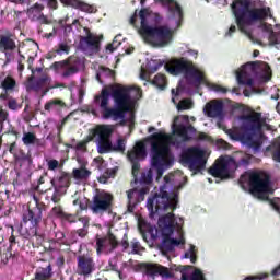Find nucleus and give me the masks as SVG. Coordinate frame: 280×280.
<instances>
[{"instance_id": "obj_1", "label": "nucleus", "mask_w": 280, "mask_h": 280, "mask_svg": "<svg viewBox=\"0 0 280 280\" xmlns=\"http://www.w3.org/2000/svg\"><path fill=\"white\" fill-rule=\"evenodd\" d=\"M156 3L167 5L168 8V26H152L154 25V13L148 10H141L139 14L135 13L130 19V24L137 27L140 22L138 33L145 43L152 47H167L174 40V33L180 27L183 23V9L178 2L174 0H155Z\"/></svg>"}, {"instance_id": "obj_2", "label": "nucleus", "mask_w": 280, "mask_h": 280, "mask_svg": "<svg viewBox=\"0 0 280 280\" xmlns=\"http://www.w3.org/2000/svg\"><path fill=\"white\" fill-rule=\"evenodd\" d=\"M141 97V89L126 85H109L104 88L100 95L95 97V104L98 106L103 119H113V121H124L126 113H129L128 126H135V106L137 100Z\"/></svg>"}, {"instance_id": "obj_3", "label": "nucleus", "mask_w": 280, "mask_h": 280, "mask_svg": "<svg viewBox=\"0 0 280 280\" xmlns=\"http://www.w3.org/2000/svg\"><path fill=\"white\" fill-rule=\"evenodd\" d=\"M173 135L170 136L163 131L155 132L151 136V165L156 170V180H161L165 170H170L174 163V155L170 151V145H178L180 141H189L196 129L189 124V116H177L172 124Z\"/></svg>"}, {"instance_id": "obj_4", "label": "nucleus", "mask_w": 280, "mask_h": 280, "mask_svg": "<svg viewBox=\"0 0 280 280\" xmlns=\"http://www.w3.org/2000/svg\"><path fill=\"white\" fill-rule=\"evenodd\" d=\"M236 23L241 32H244L248 38H253L248 27L258 21H266L272 19V13L269 7H264L255 0H234L231 5Z\"/></svg>"}, {"instance_id": "obj_5", "label": "nucleus", "mask_w": 280, "mask_h": 280, "mask_svg": "<svg viewBox=\"0 0 280 280\" xmlns=\"http://www.w3.org/2000/svg\"><path fill=\"white\" fill-rule=\"evenodd\" d=\"M158 233L162 235L161 250L164 255L185 244L183 218L175 217L172 212L159 219Z\"/></svg>"}, {"instance_id": "obj_6", "label": "nucleus", "mask_w": 280, "mask_h": 280, "mask_svg": "<svg viewBox=\"0 0 280 280\" xmlns=\"http://www.w3.org/2000/svg\"><path fill=\"white\" fill-rule=\"evenodd\" d=\"M264 128V119L261 114L253 112L250 114L242 115L238 117L232 129L225 132L230 139L234 141H253L254 139L261 138V129Z\"/></svg>"}, {"instance_id": "obj_7", "label": "nucleus", "mask_w": 280, "mask_h": 280, "mask_svg": "<svg viewBox=\"0 0 280 280\" xmlns=\"http://www.w3.org/2000/svg\"><path fill=\"white\" fill-rule=\"evenodd\" d=\"M174 180V175L170 174L164 177V185L160 187V191L149 197L147 201V209L149 210L150 218L155 215H163L167 211H174L178 205V194H167V185Z\"/></svg>"}, {"instance_id": "obj_8", "label": "nucleus", "mask_w": 280, "mask_h": 280, "mask_svg": "<svg viewBox=\"0 0 280 280\" xmlns=\"http://www.w3.org/2000/svg\"><path fill=\"white\" fill-rule=\"evenodd\" d=\"M255 78H260L261 82L270 81V78H272L270 66L264 61H255L242 66L236 71V80L238 84L249 86L252 93H261V91L257 90L255 86Z\"/></svg>"}, {"instance_id": "obj_9", "label": "nucleus", "mask_w": 280, "mask_h": 280, "mask_svg": "<svg viewBox=\"0 0 280 280\" xmlns=\"http://www.w3.org/2000/svg\"><path fill=\"white\" fill-rule=\"evenodd\" d=\"M164 67L171 75H180L183 73L187 82L194 84V86H200L202 82H207L202 69L185 58L168 61Z\"/></svg>"}, {"instance_id": "obj_10", "label": "nucleus", "mask_w": 280, "mask_h": 280, "mask_svg": "<svg viewBox=\"0 0 280 280\" xmlns=\"http://www.w3.org/2000/svg\"><path fill=\"white\" fill-rule=\"evenodd\" d=\"M115 128L110 125H98L91 130L90 140L95 139L97 152L106 154L107 152H124L126 150V140L118 139L116 144L110 142V135Z\"/></svg>"}, {"instance_id": "obj_11", "label": "nucleus", "mask_w": 280, "mask_h": 280, "mask_svg": "<svg viewBox=\"0 0 280 280\" xmlns=\"http://www.w3.org/2000/svg\"><path fill=\"white\" fill-rule=\"evenodd\" d=\"M242 187L247 185L253 196L259 200H268V194H272L275 189L270 186V180L261 172L248 171L240 178Z\"/></svg>"}, {"instance_id": "obj_12", "label": "nucleus", "mask_w": 280, "mask_h": 280, "mask_svg": "<svg viewBox=\"0 0 280 280\" xmlns=\"http://www.w3.org/2000/svg\"><path fill=\"white\" fill-rule=\"evenodd\" d=\"M207 152L198 147L187 149L182 153V163L186 165L190 172H202L207 165Z\"/></svg>"}, {"instance_id": "obj_13", "label": "nucleus", "mask_w": 280, "mask_h": 280, "mask_svg": "<svg viewBox=\"0 0 280 280\" xmlns=\"http://www.w3.org/2000/svg\"><path fill=\"white\" fill-rule=\"evenodd\" d=\"M237 170L235 160L231 156L219 158L214 165L209 170V173L215 178H230L231 174Z\"/></svg>"}, {"instance_id": "obj_14", "label": "nucleus", "mask_w": 280, "mask_h": 280, "mask_svg": "<svg viewBox=\"0 0 280 280\" xmlns=\"http://www.w3.org/2000/svg\"><path fill=\"white\" fill-rule=\"evenodd\" d=\"M84 67V60L79 57H70L67 61L55 62L51 68L58 71V69H62L63 78H71V75H75L80 69Z\"/></svg>"}, {"instance_id": "obj_15", "label": "nucleus", "mask_w": 280, "mask_h": 280, "mask_svg": "<svg viewBox=\"0 0 280 280\" xmlns=\"http://www.w3.org/2000/svg\"><path fill=\"white\" fill-rule=\"evenodd\" d=\"M51 185L55 187V192L51 197V200L54 202H58V200H60V196L67 194V189H69V185H71V175L61 172L51 179Z\"/></svg>"}, {"instance_id": "obj_16", "label": "nucleus", "mask_w": 280, "mask_h": 280, "mask_svg": "<svg viewBox=\"0 0 280 280\" xmlns=\"http://www.w3.org/2000/svg\"><path fill=\"white\" fill-rule=\"evenodd\" d=\"M128 159L132 163V174L135 180H137L139 168L141 167L139 161H143V159H145V144H143L142 142L136 143L133 149L129 151Z\"/></svg>"}, {"instance_id": "obj_17", "label": "nucleus", "mask_w": 280, "mask_h": 280, "mask_svg": "<svg viewBox=\"0 0 280 280\" xmlns=\"http://www.w3.org/2000/svg\"><path fill=\"white\" fill-rule=\"evenodd\" d=\"M83 30L86 35L85 37H81L80 47L83 49V51H85V54L93 56V54H97L100 49V37L91 33L86 27Z\"/></svg>"}, {"instance_id": "obj_18", "label": "nucleus", "mask_w": 280, "mask_h": 280, "mask_svg": "<svg viewBox=\"0 0 280 280\" xmlns=\"http://www.w3.org/2000/svg\"><path fill=\"white\" fill-rule=\"evenodd\" d=\"M141 268L148 277H162V279H172L174 277V271L170 268H166L156 264L144 262L141 265Z\"/></svg>"}, {"instance_id": "obj_19", "label": "nucleus", "mask_w": 280, "mask_h": 280, "mask_svg": "<svg viewBox=\"0 0 280 280\" xmlns=\"http://www.w3.org/2000/svg\"><path fill=\"white\" fill-rule=\"evenodd\" d=\"M43 10H45V5H43L40 3H35V4L31 5L26 10L27 18L31 21L39 23L40 25L51 24V16L44 15Z\"/></svg>"}, {"instance_id": "obj_20", "label": "nucleus", "mask_w": 280, "mask_h": 280, "mask_svg": "<svg viewBox=\"0 0 280 280\" xmlns=\"http://www.w3.org/2000/svg\"><path fill=\"white\" fill-rule=\"evenodd\" d=\"M96 246L97 255H102V253L108 254L113 253L119 246V241H117V237L113 233H109L107 236L98 238Z\"/></svg>"}, {"instance_id": "obj_21", "label": "nucleus", "mask_w": 280, "mask_h": 280, "mask_svg": "<svg viewBox=\"0 0 280 280\" xmlns=\"http://www.w3.org/2000/svg\"><path fill=\"white\" fill-rule=\"evenodd\" d=\"M110 202H113V195L102 190L94 197L92 211L94 213H102V211H106L110 207Z\"/></svg>"}, {"instance_id": "obj_22", "label": "nucleus", "mask_w": 280, "mask_h": 280, "mask_svg": "<svg viewBox=\"0 0 280 280\" xmlns=\"http://www.w3.org/2000/svg\"><path fill=\"white\" fill-rule=\"evenodd\" d=\"M43 218V209L38 207V202H36V207L33 209L28 208V211L24 213L23 220L25 223L31 222L32 224V230L28 235H36V226L38 225V222H40Z\"/></svg>"}, {"instance_id": "obj_23", "label": "nucleus", "mask_w": 280, "mask_h": 280, "mask_svg": "<svg viewBox=\"0 0 280 280\" xmlns=\"http://www.w3.org/2000/svg\"><path fill=\"white\" fill-rule=\"evenodd\" d=\"M19 47V39L11 33L0 35V51L2 54H12Z\"/></svg>"}, {"instance_id": "obj_24", "label": "nucleus", "mask_w": 280, "mask_h": 280, "mask_svg": "<svg viewBox=\"0 0 280 280\" xmlns=\"http://www.w3.org/2000/svg\"><path fill=\"white\" fill-rule=\"evenodd\" d=\"M224 110V103L222 101L213 100L207 103L203 107V113L207 117L219 118L222 117Z\"/></svg>"}, {"instance_id": "obj_25", "label": "nucleus", "mask_w": 280, "mask_h": 280, "mask_svg": "<svg viewBox=\"0 0 280 280\" xmlns=\"http://www.w3.org/2000/svg\"><path fill=\"white\" fill-rule=\"evenodd\" d=\"M148 191H150L148 187H143L141 190L131 189L127 191L129 211H132L138 202L144 200V196Z\"/></svg>"}, {"instance_id": "obj_26", "label": "nucleus", "mask_w": 280, "mask_h": 280, "mask_svg": "<svg viewBox=\"0 0 280 280\" xmlns=\"http://www.w3.org/2000/svg\"><path fill=\"white\" fill-rule=\"evenodd\" d=\"M93 268H95L93 258L86 256H80L78 258V275H91L93 272Z\"/></svg>"}, {"instance_id": "obj_27", "label": "nucleus", "mask_w": 280, "mask_h": 280, "mask_svg": "<svg viewBox=\"0 0 280 280\" xmlns=\"http://www.w3.org/2000/svg\"><path fill=\"white\" fill-rule=\"evenodd\" d=\"M160 67H163V63L158 61H149L145 68L143 66L141 67L140 79L150 80V73H156Z\"/></svg>"}, {"instance_id": "obj_28", "label": "nucleus", "mask_w": 280, "mask_h": 280, "mask_svg": "<svg viewBox=\"0 0 280 280\" xmlns=\"http://www.w3.org/2000/svg\"><path fill=\"white\" fill-rule=\"evenodd\" d=\"M65 5H71L72 8H77V10H81L82 12H89V14H93L95 12V7L84 3L80 0H60Z\"/></svg>"}, {"instance_id": "obj_29", "label": "nucleus", "mask_w": 280, "mask_h": 280, "mask_svg": "<svg viewBox=\"0 0 280 280\" xmlns=\"http://www.w3.org/2000/svg\"><path fill=\"white\" fill-rule=\"evenodd\" d=\"M182 280H205V275L200 269L188 266L187 270L182 271Z\"/></svg>"}, {"instance_id": "obj_30", "label": "nucleus", "mask_w": 280, "mask_h": 280, "mask_svg": "<svg viewBox=\"0 0 280 280\" xmlns=\"http://www.w3.org/2000/svg\"><path fill=\"white\" fill-rule=\"evenodd\" d=\"M260 27L262 32H266L270 45H280V32L275 33V31H272V25L268 23H262Z\"/></svg>"}, {"instance_id": "obj_31", "label": "nucleus", "mask_w": 280, "mask_h": 280, "mask_svg": "<svg viewBox=\"0 0 280 280\" xmlns=\"http://www.w3.org/2000/svg\"><path fill=\"white\" fill-rule=\"evenodd\" d=\"M89 176H91V171H89L84 166L73 168L72 171V178H74V180H78L79 183H84V180H89Z\"/></svg>"}, {"instance_id": "obj_32", "label": "nucleus", "mask_w": 280, "mask_h": 280, "mask_svg": "<svg viewBox=\"0 0 280 280\" xmlns=\"http://www.w3.org/2000/svg\"><path fill=\"white\" fill-rule=\"evenodd\" d=\"M50 82L49 77L45 75L42 79L37 80L32 84V79L28 80L27 89H32L33 91H40V89H45Z\"/></svg>"}, {"instance_id": "obj_33", "label": "nucleus", "mask_w": 280, "mask_h": 280, "mask_svg": "<svg viewBox=\"0 0 280 280\" xmlns=\"http://www.w3.org/2000/svg\"><path fill=\"white\" fill-rule=\"evenodd\" d=\"M16 88V80L12 77H5L1 83L0 89L4 90L5 93H10V91H14Z\"/></svg>"}, {"instance_id": "obj_34", "label": "nucleus", "mask_w": 280, "mask_h": 280, "mask_svg": "<svg viewBox=\"0 0 280 280\" xmlns=\"http://www.w3.org/2000/svg\"><path fill=\"white\" fill-rule=\"evenodd\" d=\"M51 279V265L46 268H38L35 273L34 280H49Z\"/></svg>"}, {"instance_id": "obj_35", "label": "nucleus", "mask_w": 280, "mask_h": 280, "mask_svg": "<svg viewBox=\"0 0 280 280\" xmlns=\"http://www.w3.org/2000/svg\"><path fill=\"white\" fill-rule=\"evenodd\" d=\"M115 73L113 70L108 68L101 67L97 74H96V80L102 84L104 82V78H114Z\"/></svg>"}, {"instance_id": "obj_36", "label": "nucleus", "mask_w": 280, "mask_h": 280, "mask_svg": "<svg viewBox=\"0 0 280 280\" xmlns=\"http://www.w3.org/2000/svg\"><path fill=\"white\" fill-rule=\"evenodd\" d=\"M62 106H65V103L58 98H55L45 104V110H60Z\"/></svg>"}, {"instance_id": "obj_37", "label": "nucleus", "mask_w": 280, "mask_h": 280, "mask_svg": "<svg viewBox=\"0 0 280 280\" xmlns=\"http://www.w3.org/2000/svg\"><path fill=\"white\" fill-rule=\"evenodd\" d=\"M196 255H198V248L190 244L188 250L184 254V259H190L191 264H196Z\"/></svg>"}, {"instance_id": "obj_38", "label": "nucleus", "mask_w": 280, "mask_h": 280, "mask_svg": "<svg viewBox=\"0 0 280 280\" xmlns=\"http://www.w3.org/2000/svg\"><path fill=\"white\" fill-rule=\"evenodd\" d=\"M80 222H82L83 224V228L82 229H79L77 231L79 237H86V234L89 233V217H82L80 219Z\"/></svg>"}, {"instance_id": "obj_39", "label": "nucleus", "mask_w": 280, "mask_h": 280, "mask_svg": "<svg viewBox=\"0 0 280 280\" xmlns=\"http://www.w3.org/2000/svg\"><path fill=\"white\" fill-rule=\"evenodd\" d=\"M194 108V102L189 98H184L177 104V110H189Z\"/></svg>"}, {"instance_id": "obj_40", "label": "nucleus", "mask_w": 280, "mask_h": 280, "mask_svg": "<svg viewBox=\"0 0 280 280\" xmlns=\"http://www.w3.org/2000/svg\"><path fill=\"white\" fill-rule=\"evenodd\" d=\"M22 141H23L24 145H32V144L36 143V141H38V139H36V135H34L32 132H26V133H24Z\"/></svg>"}, {"instance_id": "obj_41", "label": "nucleus", "mask_w": 280, "mask_h": 280, "mask_svg": "<svg viewBox=\"0 0 280 280\" xmlns=\"http://www.w3.org/2000/svg\"><path fill=\"white\" fill-rule=\"evenodd\" d=\"M153 84L158 86V89H165L167 81L165 80V75L156 74L153 79Z\"/></svg>"}, {"instance_id": "obj_42", "label": "nucleus", "mask_w": 280, "mask_h": 280, "mask_svg": "<svg viewBox=\"0 0 280 280\" xmlns=\"http://www.w3.org/2000/svg\"><path fill=\"white\" fill-rule=\"evenodd\" d=\"M208 89H210V91H214L215 93H228V89L220 85V84H215V83H209V82H206Z\"/></svg>"}, {"instance_id": "obj_43", "label": "nucleus", "mask_w": 280, "mask_h": 280, "mask_svg": "<svg viewBox=\"0 0 280 280\" xmlns=\"http://www.w3.org/2000/svg\"><path fill=\"white\" fill-rule=\"evenodd\" d=\"M89 141H95V139H91V131L88 136V140L78 142L74 147V150H77V152H84L86 150V144L89 143Z\"/></svg>"}, {"instance_id": "obj_44", "label": "nucleus", "mask_w": 280, "mask_h": 280, "mask_svg": "<svg viewBox=\"0 0 280 280\" xmlns=\"http://www.w3.org/2000/svg\"><path fill=\"white\" fill-rule=\"evenodd\" d=\"M130 248L131 250H129V253H132L133 255H139V253L143 250V247H141V244L139 243V241H137V238H133V241H131Z\"/></svg>"}, {"instance_id": "obj_45", "label": "nucleus", "mask_w": 280, "mask_h": 280, "mask_svg": "<svg viewBox=\"0 0 280 280\" xmlns=\"http://www.w3.org/2000/svg\"><path fill=\"white\" fill-rule=\"evenodd\" d=\"M121 35H117L113 43L107 45V51H109V54H113L115 51V49H117V47H119V45H121Z\"/></svg>"}, {"instance_id": "obj_46", "label": "nucleus", "mask_w": 280, "mask_h": 280, "mask_svg": "<svg viewBox=\"0 0 280 280\" xmlns=\"http://www.w3.org/2000/svg\"><path fill=\"white\" fill-rule=\"evenodd\" d=\"M140 183H144V185H150V183H152V170L142 173Z\"/></svg>"}, {"instance_id": "obj_47", "label": "nucleus", "mask_w": 280, "mask_h": 280, "mask_svg": "<svg viewBox=\"0 0 280 280\" xmlns=\"http://www.w3.org/2000/svg\"><path fill=\"white\" fill-rule=\"evenodd\" d=\"M70 49L71 48L69 45H67V43H60L56 48V54L62 56V54H69Z\"/></svg>"}, {"instance_id": "obj_48", "label": "nucleus", "mask_w": 280, "mask_h": 280, "mask_svg": "<svg viewBox=\"0 0 280 280\" xmlns=\"http://www.w3.org/2000/svg\"><path fill=\"white\" fill-rule=\"evenodd\" d=\"M47 166L48 170L54 172L55 170H58V167H60V162H58V160H47Z\"/></svg>"}, {"instance_id": "obj_49", "label": "nucleus", "mask_w": 280, "mask_h": 280, "mask_svg": "<svg viewBox=\"0 0 280 280\" xmlns=\"http://www.w3.org/2000/svg\"><path fill=\"white\" fill-rule=\"evenodd\" d=\"M51 213H52V215H56L57 218L65 217V212H62V208H60V207L52 208Z\"/></svg>"}, {"instance_id": "obj_50", "label": "nucleus", "mask_w": 280, "mask_h": 280, "mask_svg": "<svg viewBox=\"0 0 280 280\" xmlns=\"http://www.w3.org/2000/svg\"><path fill=\"white\" fill-rule=\"evenodd\" d=\"M8 115V112H5L3 108H0V126H3V121H7Z\"/></svg>"}, {"instance_id": "obj_51", "label": "nucleus", "mask_w": 280, "mask_h": 280, "mask_svg": "<svg viewBox=\"0 0 280 280\" xmlns=\"http://www.w3.org/2000/svg\"><path fill=\"white\" fill-rule=\"evenodd\" d=\"M270 205H271V207H273L275 211H277L278 213H280L279 198H277V199H271V200H270Z\"/></svg>"}, {"instance_id": "obj_52", "label": "nucleus", "mask_w": 280, "mask_h": 280, "mask_svg": "<svg viewBox=\"0 0 280 280\" xmlns=\"http://www.w3.org/2000/svg\"><path fill=\"white\" fill-rule=\"evenodd\" d=\"M8 107H9L11 110H16V108H18L16 101L10 100L9 103H8Z\"/></svg>"}, {"instance_id": "obj_53", "label": "nucleus", "mask_w": 280, "mask_h": 280, "mask_svg": "<svg viewBox=\"0 0 280 280\" xmlns=\"http://www.w3.org/2000/svg\"><path fill=\"white\" fill-rule=\"evenodd\" d=\"M235 30H236L235 25H232L229 32L225 33V36H232V34H235Z\"/></svg>"}, {"instance_id": "obj_54", "label": "nucleus", "mask_w": 280, "mask_h": 280, "mask_svg": "<svg viewBox=\"0 0 280 280\" xmlns=\"http://www.w3.org/2000/svg\"><path fill=\"white\" fill-rule=\"evenodd\" d=\"M11 3H19L20 5H23V3H27L30 0H10Z\"/></svg>"}, {"instance_id": "obj_55", "label": "nucleus", "mask_w": 280, "mask_h": 280, "mask_svg": "<svg viewBox=\"0 0 280 280\" xmlns=\"http://www.w3.org/2000/svg\"><path fill=\"white\" fill-rule=\"evenodd\" d=\"M56 4H57L56 0H48L49 8H52L54 10H56Z\"/></svg>"}, {"instance_id": "obj_56", "label": "nucleus", "mask_w": 280, "mask_h": 280, "mask_svg": "<svg viewBox=\"0 0 280 280\" xmlns=\"http://www.w3.org/2000/svg\"><path fill=\"white\" fill-rule=\"evenodd\" d=\"M121 246H122V247L125 248V250H126V249L129 248L130 244L128 243L127 240H125V241H122Z\"/></svg>"}, {"instance_id": "obj_57", "label": "nucleus", "mask_w": 280, "mask_h": 280, "mask_svg": "<svg viewBox=\"0 0 280 280\" xmlns=\"http://www.w3.org/2000/svg\"><path fill=\"white\" fill-rule=\"evenodd\" d=\"M188 54L190 56H194L195 58H198V51H196V50H188Z\"/></svg>"}, {"instance_id": "obj_58", "label": "nucleus", "mask_w": 280, "mask_h": 280, "mask_svg": "<svg viewBox=\"0 0 280 280\" xmlns=\"http://www.w3.org/2000/svg\"><path fill=\"white\" fill-rule=\"evenodd\" d=\"M10 244H16V237L13 236V234L9 238Z\"/></svg>"}, {"instance_id": "obj_59", "label": "nucleus", "mask_w": 280, "mask_h": 280, "mask_svg": "<svg viewBox=\"0 0 280 280\" xmlns=\"http://www.w3.org/2000/svg\"><path fill=\"white\" fill-rule=\"evenodd\" d=\"M14 148H16V143L13 142V143L10 145V149H9V152H10L11 154H13Z\"/></svg>"}, {"instance_id": "obj_60", "label": "nucleus", "mask_w": 280, "mask_h": 280, "mask_svg": "<svg viewBox=\"0 0 280 280\" xmlns=\"http://www.w3.org/2000/svg\"><path fill=\"white\" fill-rule=\"evenodd\" d=\"M98 182H100V183H103V184H106V183H107L106 176L100 177V178H98Z\"/></svg>"}, {"instance_id": "obj_61", "label": "nucleus", "mask_w": 280, "mask_h": 280, "mask_svg": "<svg viewBox=\"0 0 280 280\" xmlns=\"http://www.w3.org/2000/svg\"><path fill=\"white\" fill-rule=\"evenodd\" d=\"M272 275L275 276L280 275V266L272 270Z\"/></svg>"}, {"instance_id": "obj_62", "label": "nucleus", "mask_w": 280, "mask_h": 280, "mask_svg": "<svg viewBox=\"0 0 280 280\" xmlns=\"http://www.w3.org/2000/svg\"><path fill=\"white\" fill-rule=\"evenodd\" d=\"M198 139H200L201 141H205V139H207V135H205V133H199Z\"/></svg>"}, {"instance_id": "obj_63", "label": "nucleus", "mask_w": 280, "mask_h": 280, "mask_svg": "<svg viewBox=\"0 0 280 280\" xmlns=\"http://www.w3.org/2000/svg\"><path fill=\"white\" fill-rule=\"evenodd\" d=\"M135 51V47H129L126 49V54H132Z\"/></svg>"}, {"instance_id": "obj_64", "label": "nucleus", "mask_w": 280, "mask_h": 280, "mask_svg": "<svg viewBox=\"0 0 280 280\" xmlns=\"http://www.w3.org/2000/svg\"><path fill=\"white\" fill-rule=\"evenodd\" d=\"M253 56L254 58H257V56H259V50H254Z\"/></svg>"}]
</instances>
